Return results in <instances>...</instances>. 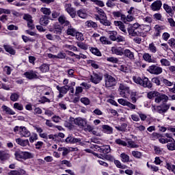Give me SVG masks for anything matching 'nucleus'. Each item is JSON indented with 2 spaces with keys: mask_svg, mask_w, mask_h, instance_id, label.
I'll return each mask as SVG.
<instances>
[{
  "mask_svg": "<svg viewBox=\"0 0 175 175\" xmlns=\"http://www.w3.org/2000/svg\"><path fill=\"white\" fill-rule=\"evenodd\" d=\"M147 72H149L150 75H161V73L163 72V70L162 69V67L153 64L149 66L148 69H147Z\"/></svg>",
  "mask_w": 175,
  "mask_h": 175,
  "instance_id": "obj_3",
  "label": "nucleus"
},
{
  "mask_svg": "<svg viewBox=\"0 0 175 175\" xmlns=\"http://www.w3.org/2000/svg\"><path fill=\"white\" fill-rule=\"evenodd\" d=\"M29 140L30 143H33V142H36V140H38V134L33 133L31 136L30 135Z\"/></svg>",
  "mask_w": 175,
  "mask_h": 175,
  "instance_id": "obj_60",
  "label": "nucleus"
},
{
  "mask_svg": "<svg viewBox=\"0 0 175 175\" xmlns=\"http://www.w3.org/2000/svg\"><path fill=\"white\" fill-rule=\"evenodd\" d=\"M16 143L21 146V147H27L28 146L29 147V140L28 139H23L21 138L16 139Z\"/></svg>",
  "mask_w": 175,
  "mask_h": 175,
  "instance_id": "obj_18",
  "label": "nucleus"
},
{
  "mask_svg": "<svg viewBox=\"0 0 175 175\" xmlns=\"http://www.w3.org/2000/svg\"><path fill=\"white\" fill-rule=\"evenodd\" d=\"M119 90L126 91V92H129V88L125 83H120L119 85Z\"/></svg>",
  "mask_w": 175,
  "mask_h": 175,
  "instance_id": "obj_47",
  "label": "nucleus"
},
{
  "mask_svg": "<svg viewBox=\"0 0 175 175\" xmlns=\"http://www.w3.org/2000/svg\"><path fill=\"white\" fill-rule=\"evenodd\" d=\"M100 152H103V154H109V152H110V146L107 145L102 146L100 148Z\"/></svg>",
  "mask_w": 175,
  "mask_h": 175,
  "instance_id": "obj_35",
  "label": "nucleus"
},
{
  "mask_svg": "<svg viewBox=\"0 0 175 175\" xmlns=\"http://www.w3.org/2000/svg\"><path fill=\"white\" fill-rule=\"evenodd\" d=\"M35 130L36 131L37 133H38L41 139H45L46 140L49 139V137L47 133L43 132V129L39 126H34Z\"/></svg>",
  "mask_w": 175,
  "mask_h": 175,
  "instance_id": "obj_12",
  "label": "nucleus"
},
{
  "mask_svg": "<svg viewBox=\"0 0 175 175\" xmlns=\"http://www.w3.org/2000/svg\"><path fill=\"white\" fill-rule=\"evenodd\" d=\"M166 169L172 172L175 174V165H172L171 163H167L165 165Z\"/></svg>",
  "mask_w": 175,
  "mask_h": 175,
  "instance_id": "obj_49",
  "label": "nucleus"
},
{
  "mask_svg": "<svg viewBox=\"0 0 175 175\" xmlns=\"http://www.w3.org/2000/svg\"><path fill=\"white\" fill-rule=\"evenodd\" d=\"M68 28L66 30V35H68L70 36H76V33H77V30H76V29H75V27H72L70 25H67Z\"/></svg>",
  "mask_w": 175,
  "mask_h": 175,
  "instance_id": "obj_14",
  "label": "nucleus"
},
{
  "mask_svg": "<svg viewBox=\"0 0 175 175\" xmlns=\"http://www.w3.org/2000/svg\"><path fill=\"white\" fill-rule=\"evenodd\" d=\"M115 165H116L117 167H118L119 169H127L128 166L125 165H122V163H121V162L118 160H116L114 161Z\"/></svg>",
  "mask_w": 175,
  "mask_h": 175,
  "instance_id": "obj_48",
  "label": "nucleus"
},
{
  "mask_svg": "<svg viewBox=\"0 0 175 175\" xmlns=\"http://www.w3.org/2000/svg\"><path fill=\"white\" fill-rule=\"evenodd\" d=\"M1 109L3 110V111H5L7 114H10V116H14L16 114V112L13 111L12 109L9 108V107L6 105H3L1 107Z\"/></svg>",
  "mask_w": 175,
  "mask_h": 175,
  "instance_id": "obj_26",
  "label": "nucleus"
},
{
  "mask_svg": "<svg viewBox=\"0 0 175 175\" xmlns=\"http://www.w3.org/2000/svg\"><path fill=\"white\" fill-rule=\"evenodd\" d=\"M127 126L128 124H126V123H123L120 126H116L115 128L116 129H117V131H119L120 132H125L126 131Z\"/></svg>",
  "mask_w": 175,
  "mask_h": 175,
  "instance_id": "obj_39",
  "label": "nucleus"
},
{
  "mask_svg": "<svg viewBox=\"0 0 175 175\" xmlns=\"http://www.w3.org/2000/svg\"><path fill=\"white\" fill-rule=\"evenodd\" d=\"M168 109H170V105L162 104L157 107L153 106L152 111H157L159 114H162L166 113Z\"/></svg>",
  "mask_w": 175,
  "mask_h": 175,
  "instance_id": "obj_5",
  "label": "nucleus"
},
{
  "mask_svg": "<svg viewBox=\"0 0 175 175\" xmlns=\"http://www.w3.org/2000/svg\"><path fill=\"white\" fill-rule=\"evenodd\" d=\"M120 158H121L122 162H124V163L129 162V157L128 154L125 153H122L120 154Z\"/></svg>",
  "mask_w": 175,
  "mask_h": 175,
  "instance_id": "obj_40",
  "label": "nucleus"
},
{
  "mask_svg": "<svg viewBox=\"0 0 175 175\" xmlns=\"http://www.w3.org/2000/svg\"><path fill=\"white\" fill-rule=\"evenodd\" d=\"M105 85L108 88L114 87V85H116V84H117L116 78L113 77L111 75L107 74L105 75Z\"/></svg>",
  "mask_w": 175,
  "mask_h": 175,
  "instance_id": "obj_4",
  "label": "nucleus"
},
{
  "mask_svg": "<svg viewBox=\"0 0 175 175\" xmlns=\"http://www.w3.org/2000/svg\"><path fill=\"white\" fill-rule=\"evenodd\" d=\"M53 33L57 35H61L62 33V27L59 25H55L53 29Z\"/></svg>",
  "mask_w": 175,
  "mask_h": 175,
  "instance_id": "obj_43",
  "label": "nucleus"
},
{
  "mask_svg": "<svg viewBox=\"0 0 175 175\" xmlns=\"http://www.w3.org/2000/svg\"><path fill=\"white\" fill-rule=\"evenodd\" d=\"M167 149L170 150V151H174L175 150V142L168 143L167 145Z\"/></svg>",
  "mask_w": 175,
  "mask_h": 175,
  "instance_id": "obj_58",
  "label": "nucleus"
},
{
  "mask_svg": "<svg viewBox=\"0 0 175 175\" xmlns=\"http://www.w3.org/2000/svg\"><path fill=\"white\" fill-rule=\"evenodd\" d=\"M109 38L111 39V40H117V31H110L109 33Z\"/></svg>",
  "mask_w": 175,
  "mask_h": 175,
  "instance_id": "obj_53",
  "label": "nucleus"
},
{
  "mask_svg": "<svg viewBox=\"0 0 175 175\" xmlns=\"http://www.w3.org/2000/svg\"><path fill=\"white\" fill-rule=\"evenodd\" d=\"M49 23H50V21H49V16L46 15L42 16L40 19V25L46 27V25H48Z\"/></svg>",
  "mask_w": 175,
  "mask_h": 175,
  "instance_id": "obj_23",
  "label": "nucleus"
},
{
  "mask_svg": "<svg viewBox=\"0 0 175 175\" xmlns=\"http://www.w3.org/2000/svg\"><path fill=\"white\" fill-rule=\"evenodd\" d=\"M64 8L65 10L70 14V16L72 18H75L76 17V10H75V8H72V4L65 3H64Z\"/></svg>",
  "mask_w": 175,
  "mask_h": 175,
  "instance_id": "obj_8",
  "label": "nucleus"
},
{
  "mask_svg": "<svg viewBox=\"0 0 175 175\" xmlns=\"http://www.w3.org/2000/svg\"><path fill=\"white\" fill-rule=\"evenodd\" d=\"M161 8H162V1L159 0L153 2L151 5V9L153 12L161 10Z\"/></svg>",
  "mask_w": 175,
  "mask_h": 175,
  "instance_id": "obj_13",
  "label": "nucleus"
},
{
  "mask_svg": "<svg viewBox=\"0 0 175 175\" xmlns=\"http://www.w3.org/2000/svg\"><path fill=\"white\" fill-rule=\"evenodd\" d=\"M154 31L155 36H159L161 35V31H162V29L160 27L159 25H156L154 26Z\"/></svg>",
  "mask_w": 175,
  "mask_h": 175,
  "instance_id": "obj_52",
  "label": "nucleus"
},
{
  "mask_svg": "<svg viewBox=\"0 0 175 175\" xmlns=\"http://www.w3.org/2000/svg\"><path fill=\"white\" fill-rule=\"evenodd\" d=\"M81 103H83L85 106H88V105H90V99L87 97L81 98Z\"/></svg>",
  "mask_w": 175,
  "mask_h": 175,
  "instance_id": "obj_59",
  "label": "nucleus"
},
{
  "mask_svg": "<svg viewBox=\"0 0 175 175\" xmlns=\"http://www.w3.org/2000/svg\"><path fill=\"white\" fill-rule=\"evenodd\" d=\"M41 13L44 14V16H50L51 14V10L47 8H41L40 9Z\"/></svg>",
  "mask_w": 175,
  "mask_h": 175,
  "instance_id": "obj_38",
  "label": "nucleus"
},
{
  "mask_svg": "<svg viewBox=\"0 0 175 175\" xmlns=\"http://www.w3.org/2000/svg\"><path fill=\"white\" fill-rule=\"evenodd\" d=\"M77 15L81 18H87L88 17V14H87V10L84 9H81L77 11Z\"/></svg>",
  "mask_w": 175,
  "mask_h": 175,
  "instance_id": "obj_24",
  "label": "nucleus"
},
{
  "mask_svg": "<svg viewBox=\"0 0 175 175\" xmlns=\"http://www.w3.org/2000/svg\"><path fill=\"white\" fill-rule=\"evenodd\" d=\"M115 142L116 144H119V146H123L124 147H126V146H128L126 142H125V141L121 140V139H116Z\"/></svg>",
  "mask_w": 175,
  "mask_h": 175,
  "instance_id": "obj_57",
  "label": "nucleus"
},
{
  "mask_svg": "<svg viewBox=\"0 0 175 175\" xmlns=\"http://www.w3.org/2000/svg\"><path fill=\"white\" fill-rule=\"evenodd\" d=\"M124 55L127 57V58H129L131 61H135V55L129 49L124 50Z\"/></svg>",
  "mask_w": 175,
  "mask_h": 175,
  "instance_id": "obj_25",
  "label": "nucleus"
},
{
  "mask_svg": "<svg viewBox=\"0 0 175 175\" xmlns=\"http://www.w3.org/2000/svg\"><path fill=\"white\" fill-rule=\"evenodd\" d=\"M88 28H98V24L92 21H88L85 23Z\"/></svg>",
  "mask_w": 175,
  "mask_h": 175,
  "instance_id": "obj_34",
  "label": "nucleus"
},
{
  "mask_svg": "<svg viewBox=\"0 0 175 175\" xmlns=\"http://www.w3.org/2000/svg\"><path fill=\"white\" fill-rule=\"evenodd\" d=\"M74 124L80 128H84L87 125V120L83 118H77L74 120Z\"/></svg>",
  "mask_w": 175,
  "mask_h": 175,
  "instance_id": "obj_10",
  "label": "nucleus"
},
{
  "mask_svg": "<svg viewBox=\"0 0 175 175\" xmlns=\"http://www.w3.org/2000/svg\"><path fill=\"white\" fill-rule=\"evenodd\" d=\"M31 158H33V154L29 152H23V159H31Z\"/></svg>",
  "mask_w": 175,
  "mask_h": 175,
  "instance_id": "obj_50",
  "label": "nucleus"
},
{
  "mask_svg": "<svg viewBox=\"0 0 175 175\" xmlns=\"http://www.w3.org/2000/svg\"><path fill=\"white\" fill-rule=\"evenodd\" d=\"M100 42L103 44H111V42H110L109 41V39H107V38H106V37H100Z\"/></svg>",
  "mask_w": 175,
  "mask_h": 175,
  "instance_id": "obj_55",
  "label": "nucleus"
},
{
  "mask_svg": "<svg viewBox=\"0 0 175 175\" xmlns=\"http://www.w3.org/2000/svg\"><path fill=\"white\" fill-rule=\"evenodd\" d=\"M20 135L21 137H29L31 131L27 130L25 126H21Z\"/></svg>",
  "mask_w": 175,
  "mask_h": 175,
  "instance_id": "obj_15",
  "label": "nucleus"
},
{
  "mask_svg": "<svg viewBox=\"0 0 175 175\" xmlns=\"http://www.w3.org/2000/svg\"><path fill=\"white\" fill-rule=\"evenodd\" d=\"M23 20L27 21V23L32 21V16L30 14H25L23 16Z\"/></svg>",
  "mask_w": 175,
  "mask_h": 175,
  "instance_id": "obj_63",
  "label": "nucleus"
},
{
  "mask_svg": "<svg viewBox=\"0 0 175 175\" xmlns=\"http://www.w3.org/2000/svg\"><path fill=\"white\" fill-rule=\"evenodd\" d=\"M143 58L144 61H146V62H149L151 64H157V60H155L154 59H152L151 55L148 53H144L143 55Z\"/></svg>",
  "mask_w": 175,
  "mask_h": 175,
  "instance_id": "obj_20",
  "label": "nucleus"
},
{
  "mask_svg": "<svg viewBox=\"0 0 175 175\" xmlns=\"http://www.w3.org/2000/svg\"><path fill=\"white\" fill-rule=\"evenodd\" d=\"M4 49L5 51H7V53L12 54V55H14V54H16V51H14V49L8 45H4Z\"/></svg>",
  "mask_w": 175,
  "mask_h": 175,
  "instance_id": "obj_46",
  "label": "nucleus"
},
{
  "mask_svg": "<svg viewBox=\"0 0 175 175\" xmlns=\"http://www.w3.org/2000/svg\"><path fill=\"white\" fill-rule=\"evenodd\" d=\"M133 80L134 83L142 85L144 88H152V83H151L147 77H144L142 79V78L139 77H133Z\"/></svg>",
  "mask_w": 175,
  "mask_h": 175,
  "instance_id": "obj_2",
  "label": "nucleus"
},
{
  "mask_svg": "<svg viewBox=\"0 0 175 175\" xmlns=\"http://www.w3.org/2000/svg\"><path fill=\"white\" fill-rule=\"evenodd\" d=\"M107 61L112 64H118V59L114 57H107Z\"/></svg>",
  "mask_w": 175,
  "mask_h": 175,
  "instance_id": "obj_56",
  "label": "nucleus"
},
{
  "mask_svg": "<svg viewBox=\"0 0 175 175\" xmlns=\"http://www.w3.org/2000/svg\"><path fill=\"white\" fill-rule=\"evenodd\" d=\"M16 159L20 161L21 159H24V152L21 150L16 151L14 153Z\"/></svg>",
  "mask_w": 175,
  "mask_h": 175,
  "instance_id": "obj_28",
  "label": "nucleus"
},
{
  "mask_svg": "<svg viewBox=\"0 0 175 175\" xmlns=\"http://www.w3.org/2000/svg\"><path fill=\"white\" fill-rule=\"evenodd\" d=\"M128 13L129 14H131L132 16H137L139 13H140V10H137V8L131 7L129 10L128 11Z\"/></svg>",
  "mask_w": 175,
  "mask_h": 175,
  "instance_id": "obj_31",
  "label": "nucleus"
},
{
  "mask_svg": "<svg viewBox=\"0 0 175 175\" xmlns=\"http://www.w3.org/2000/svg\"><path fill=\"white\" fill-rule=\"evenodd\" d=\"M132 155L135 158H138V159L142 158V152H140L139 151H133L132 152Z\"/></svg>",
  "mask_w": 175,
  "mask_h": 175,
  "instance_id": "obj_64",
  "label": "nucleus"
},
{
  "mask_svg": "<svg viewBox=\"0 0 175 175\" xmlns=\"http://www.w3.org/2000/svg\"><path fill=\"white\" fill-rule=\"evenodd\" d=\"M150 137L152 140H157V139H159L162 137V135L158 133H153L151 134Z\"/></svg>",
  "mask_w": 175,
  "mask_h": 175,
  "instance_id": "obj_54",
  "label": "nucleus"
},
{
  "mask_svg": "<svg viewBox=\"0 0 175 175\" xmlns=\"http://www.w3.org/2000/svg\"><path fill=\"white\" fill-rule=\"evenodd\" d=\"M163 9L165 10L166 13H168L170 16L173 15V11L172 10V7L169 6L167 4H163Z\"/></svg>",
  "mask_w": 175,
  "mask_h": 175,
  "instance_id": "obj_41",
  "label": "nucleus"
},
{
  "mask_svg": "<svg viewBox=\"0 0 175 175\" xmlns=\"http://www.w3.org/2000/svg\"><path fill=\"white\" fill-rule=\"evenodd\" d=\"M90 51L92 53V54L98 55V57L100 55V51H99V50H98L96 48H91Z\"/></svg>",
  "mask_w": 175,
  "mask_h": 175,
  "instance_id": "obj_62",
  "label": "nucleus"
},
{
  "mask_svg": "<svg viewBox=\"0 0 175 175\" xmlns=\"http://www.w3.org/2000/svg\"><path fill=\"white\" fill-rule=\"evenodd\" d=\"M161 66H170V61L167 59L163 58L160 59Z\"/></svg>",
  "mask_w": 175,
  "mask_h": 175,
  "instance_id": "obj_44",
  "label": "nucleus"
},
{
  "mask_svg": "<svg viewBox=\"0 0 175 175\" xmlns=\"http://www.w3.org/2000/svg\"><path fill=\"white\" fill-rule=\"evenodd\" d=\"M114 24L116 27H118V28H119V29H120V31H122V32H123L124 35H126V33H128V32L126 31V28L125 27V25L122 22L115 21Z\"/></svg>",
  "mask_w": 175,
  "mask_h": 175,
  "instance_id": "obj_16",
  "label": "nucleus"
},
{
  "mask_svg": "<svg viewBox=\"0 0 175 175\" xmlns=\"http://www.w3.org/2000/svg\"><path fill=\"white\" fill-rule=\"evenodd\" d=\"M63 152H62V155L63 157H66V155H68L69 154V152H70V151H75V148H62Z\"/></svg>",
  "mask_w": 175,
  "mask_h": 175,
  "instance_id": "obj_45",
  "label": "nucleus"
},
{
  "mask_svg": "<svg viewBox=\"0 0 175 175\" xmlns=\"http://www.w3.org/2000/svg\"><path fill=\"white\" fill-rule=\"evenodd\" d=\"M111 51L113 54H116V55H124V49L121 47H112Z\"/></svg>",
  "mask_w": 175,
  "mask_h": 175,
  "instance_id": "obj_22",
  "label": "nucleus"
},
{
  "mask_svg": "<svg viewBox=\"0 0 175 175\" xmlns=\"http://www.w3.org/2000/svg\"><path fill=\"white\" fill-rule=\"evenodd\" d=\"M98 13L99 16H96V20H99V18H105L106 14H105V12L102 9H98Z\"/></svg>",
  "mask_w": 175,
  "mask_h": 175,
  "instance_id": "obj_42",
  "label": "nucleus"
},
{
  "mask_svg": "<svg viewBox=\"0 0 175 175\" xmlns=\"http://www.w3.org/2000/svg\"><path fill=\"white\" fill-rule=\"evenodd\" d=\"M129 36H142L145 38V33L143 31L142 25L139 23H134L127 29Z\"/></svg>",
  "mask_w": 175,
  "mask_h": 175,
  "instance_id": "obj_1",
  "label": "nucleus"
},
{
  "mask_svg": "<svg viewBox=\"0 0 175 175\" xmlns=\"http://www.w3.org/2000/svg\"><path fill=\"white\" fill-rule=\"evenodd\" d=\"M66 143H70L71 144H75L76 143H78L79 144H81V139L79 138H75L73 137H68L66 139Z\"/></svg>",
  "mask_w": 175,
  "mask_h": 175,
  "instance_id": "obj_19",
  "label": "nucleus"
},
{
  "mask_svg": "<svg viewBox=\"0 0 175 175\" xmlns=\"http://www.w3.org/2000/svg\"><path fill=\"white\" fill-rule=\"evenodd\" d=\"M39 69L42 73H46V72L50 70V66L49 64H43L40 66Z\"/></svg>",
  "mask_w": 175,
  "mask_h": 175,
  "instance_id": "obj_29",
  "label": "nucleus"
},
{
  "mask_svg": "<svg viewBox=\"0 0 175 175\" xmlns=\"http://www.w3.org/2000/svg\"><path fill=\"white\" fill-rule=\"evenodd\" d=\"M58 21L59 23H60L62 24V25H66L67 27V25H70V22H69L68 20H66V17L65 16V15H61L59 18H58Z\"/></svg>",
  "mask_w": 175,
  "mask_h": 175,
  "instance_id": "obj_21",
  "label": "nucleus"
},
{
  "mask_svg": "<svg viewBox=\"0 0 175 175\" xmlns=\"http://www.w3.org/2000/svg\"><path fill=\"white\" fill-rule=\"evenodd\" d=\"M158 94V92L152 91L148 93L147 96L148 99H152V98H157V95Z\"/></svg>",
  "mask_w": 175,
  "mask_h": 175,
  "instance_id": "obj_51",
  "label": "nucleus"
},
{
  "mask_svg": "<svg viewBox=\"0 0 175 175\" xmlns=\"http://www.w3.org/2000/svg\"><path fill=\"white\" fill-rule=\"evenodd\" d=\"M101 80H103V75L100 72H93L90 76V81L94 84H99Z\"/></svg>",
  "mask_w": 175,
  "mask_h": 175,
  "instance_id": "obj_6",
  "label": "nucleus"
},
{
  "mask_svg": "<svg viewBox=\"0 0 175 175\" xmlns=\"http://www.w3.org/2000/svg\"><path fill=\"white\" fill-rule=\"evenodd\" d=\"M127 147H129V148H137L139 145L136 144L135 142L129 139L127 141Z\"/></svg>",
  "mask_w": 175,
  "mask_h": 175,
  "instance_id": "obj_37",
  "label": "nucleus"
},
{
  "mask_svg": "<svg viewBox=\"0 0 175 175\" xmlns=\"http://www.w3.org/2000/svg\"><path fill=\"white\" fill-rule=\"evenodd\" d=\"M169 100V96L165 94H161L157 92V94L154 99L156 103H161V102H167Z\"/></svg>",
  "mask_w": 175,
  "mask_h": 175,
  "instance_id": "obj_7",
  "label": "nucleus"
},
{
  "mask_svg": "<svg viewBox=\"0 0 175 175\" xmlns=\"http://www.w3.org/2000/svg\"><path fill=\"white\" fill-rule=\"evenodd\" d=\"M100 24H103V25H105L106 27H110L111 23L110 21H107V17L105 18H98V19Z\"/></svg>",
  "mask_w": 175,
  "mask_h": 175,
  "instance_id": "obj_32",
  "label": "nucleus"
},
{
  "mask_svg": "<svg viewBox=\"0 0 175 175\" xmlns=\"http://www.w3.org/2000/svg\"><path fill=\"white\" fill-rule=\"evenodd\" d=\"M112 14H113V17H116L117 18H120V17L121 20L125 19V15L122 14L121 13V12H120V11L113 12H112Z\"/></svg>",
  "mask_w": 175,
  "mask_h": 175,
  "instance_id": "obj_33",
  "label": "nucleus"
},
{
  "mask_svg": "<svg viewBox=\"0 0 175 175\" xmlns=\"http://www.w3.org/2000/svg\"><path fill=\"white\" fill-rule=\"evenodd\" d=\"M56 88L57 91H59V98H64V95H65V94H68V92L69 91V85H64L62 87L57 85L56 86Z\"/></svg>",
  "mask_w": 175,
  "mask_h": 175,
  "instance_id": "obj_9",
  "label": "nucleus"
},
{
  "mask_svg": "<svg viewBox=\"0 0 175 175\" xmlns=\"http://www.w3.org/2000/svg\"><path fill=\"white\" fill-rule=\"evenodd\" d=\"M20 99V94L18 93H12L10 95V100L12 102H17Z\"/></svg>",
  "mask_w": 175,
  "mask_h": 175,
  "instance_id": "obj_36",
  "label": "nucleus"
},
{
  "mask_svg": "<svg viewBox=\"0 0 175 175\" xmlns=\"http://www.w3.org/2000/svg\"><path fill=\"white\" fill-rule=\"evenodd\" d=\"M14 109H16V110H23L24 107H23V105L18 103H15L14 104Z\"/></svg>",
  "mask_w": 175,
  "mask_h": 175,
  "instance_id": "obj_61",
  "label": "nucleus"
},
{
  "mask_svg": "<svg viewBox=\"0 0 175 175\" xmlns=\"http://www.w3.org/2000/svg\"><path fill=\"white\" fill-rule=\"evenodd\" d=\"M142 31L145 33V37L147 36V33L151 31V26L150 25H141Z\"/></svg>",
  "mask_w": 175,
  "mask_h": 175,
  "instance_id": "obj_30",
  "label": "nucleus"
},
{
  "mask_svg": "<svg viewBox=\"0 0 175 175\" xmlns=\"http://www.w3.org/2000/svg\"><path fill=\"white\" fill-rule=\"evenodd\" d=\"M103 131L105 132V133H108L109 135L113 133V128H111L109 125L104 124L102 126Z\"/></svg>",
  "mask_w": 175,
  "mask_h": 175,
  "instance_id": "obj_27",
  "label": "nucleus"
},
{
  "mask_svg": "<svg viewBox=\"0 0 175 175\" xmlns=\"http://www.w3.org/2000/svg\"><path fill=\"white\" fill-rule=\"evenodd\" d=\"M24 75L29 80H33V79H38V72L33 70H29L25 72Z\"/></svg>",
  "mask_w": 175,
  "mask_h": 175,
  "instance_id": "obj_11",
  "label": "nucleus"
},
{
  "mask_svg": "<svg viewBox=\"0 0 175 175\" xmlns=\"http://www.w3.org/2000/svg\"><path fill=\"white\" fill-rule=\"evenodd\" d=\"M10 158V154L8 150H0V161H8Z\"/></svg>",
  "mask_w": 175,
  "mask_h": 175,
  "instance_id": "obj_17",
  "label": "nucleus"
}]
</instances>
